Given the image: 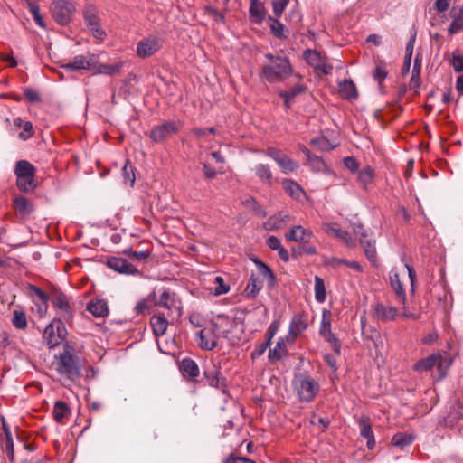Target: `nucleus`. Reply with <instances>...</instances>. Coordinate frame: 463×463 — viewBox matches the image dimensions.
<instances>
[{
	"instance_id": "1",
	"label": "nucleus",
	"mask_w": 463,
	"mask_h": 463,
	"mask_svg": "<svg viewBox=\"0 0 463 463\" xmlns=\"http://www.w3.org/2000/svg\"><path fill=\"white\" fill-rule=\"evenodd\" d=\"M267 62L261 66L260 78L269 83H279L286 80L293 74V67L290 60L285 55H275L271 52L265 53Z\"/></svg>"
},
{
	"instance_id": "2",
	"label": "nucleus",
	"mask_w": 463,
	"mask_h": 463,
	"mask_svg": "<svg viewBox=\"0 0 463 463\" xmlns=\"http://www.w3.org/2000/svg\"><path fill=\"white\" fill-rule=\"evenodd\" d=\"M60 354L54 356V365L57 373L71 381H75L81 376V360L76 355L74 347L68 342L62 346Z\"/></svg>"
},
{
	"instance_id": "3",
	"label": "nucleus",
	"mask_w": 463,
	"mask_h": 463,
	"mask_svg": "<svg viewBox=\"0 0 463 463\" xmlns=\"http://www.w3.org/2000/svg\"><path fill=\"white\" fill-rule=\"evenodd\" d=\"M149 298H151V302L155 306L167 309V317H181L182 301L178 298L177 294L170 288H161L158 294L156 291H153L149 294Z\"/></svg>"
},
{
	"instance_id": "4",
	"label": "nucleus",
	"mask_w": 463,
	"mask_h": 463,
	"mask_svg": "<svg viewBox=\"0 0 463 463\" xmlns=\"http://www.w3.org/2000/svg\"><path fill=\"white\" fill-rule=\"evenodd\" d=\"M35 174L36 168L29 161H17L14 168L17 188L25 193L33 191L37 186Z\"/></svg>"
},
{
	"instance_id": "5",
	"label": "nucleus",
	"mask_w": 463,
	"mask_h": 463,
	"mask_svg": "<svg viewBox=\"0 0 463 463\" xmlns=\"http://www.w3.org/2000/svg\"><path fill=\"white\" fill-rule=\"evenodd\" d=\"M294 391L303 402H311L319 392V384L310 376L306 374H298L293 380Z\"/></svg>"
},
{
	"instance_id": "6",
	"label": "nucleus",
	"mask_w": 463,
	"mask_h": 463,
	"mask_svg": "<svg viewBox=\"0 0 463 463\" xmlns=\"http://www.w3.org/2000/svg\"><path fill=\"white\" fill-rule=\"evenodd\" d=\"M84 24L92 36L103 41L107 33L101 27V18L98 8L94 5H87L82 12Z\"/></svg>"
},
{
	"instance_id": "7",
	"label": "nucleus",
	"mask_w": 463,
	"mask_h": 463,
	"mask_svg": "<svg viewBox=\"0 0 463 463\" xmlns=\"http://www.w3.org/2000/svg\"><path fill=\"white\" fill-rule=\"evenodd\" d=\"M203 379L209 386L220 390L222 393H227V379L222 375L219 363L210 361L204 364Z\"/></svg>"
},
{
	"instance_id": "8",
	"label": "nucleus",
	"mask_w": 463,
	"mask_h": 463,
	"mask_svg": "<svg viewBox=\"0 0 463 463\" xmlns=\"http://www.w3.org/2000/svg\"><path fill=\"white\" fill-rule=\"evenodd\" d=\"M67 330L61 318H54L44 329L43 338L49 348H53L65 339Z\"/></svg>"
},
{
	"instance_id": "9",
	"label": "nucleus",
	"mask_w": 463,
	"mask_h": 463,
	"mask_svg": "<svg viewBox=\"0 0 463 463\" xmlns=\"http://www.w3.org/2000/svg\"><path fill=\"white\" fill-rule=\"evenodd\" d=\"M303 58L316 71L322 72L324 75H328L333 71V65L328 62L327 56L317 50H305Z\"/></svg>"
},
{
	"instance_id": "10",
	"label": "nucleus",
	"mask_w": 463,
	"mask_h": 463,
	"mask_svg": "<svg viewBox=\"0 0 463 463\" xmlns=\"http://www.w3.org/2000/svg\"><path fill=\"white\" fill-rule=\"evenodd\" d=\"M53 307L59 312L60 318L69 321L73 315L72 307L70 298L65 295L61 290L54 288L49 295Z\"/></svg>"
},
{
	"instance_id": "11",
	"label": "nucleus",
	"mask_w": 463,
	"mask_h": 463,
	"mask_svg": "<svg viewBox=\"0 0 463 463\" xmlns=\"http://www.w3.org/2000/svg\"><path fill=\"white\" fill-rule=\"evenodd\" d=\"M220 326L216 322L211 323L196 334L198 345L204 350H213L218 345L220 335L217 334Z\"/></svg>"
},
{
	"instance_id": "12",
	"label": "nucleus",
	"mask_w": 463,
	"mask_h": 463,
	"mask_svg": "<svg viewBox=\"0 0 463 463\" xmlns=\"http://www.w3.org/2000/svg\"><path fill=\"white\" fill-rule=\"evenodd\" d=\"M51 11L54 20L60 24H68L75 12V6L71 2L57 0L52 4Z\"/></svg>"
},
{
	"instance_id": "13",
	"label": "nucleus",
	"mask_w": 463,
	"mask_h": 463,
	"mask_svg": "<svg viewBox=\"0 0 463 463\" xmlns=\"http://www.w3.org/2000/svg\"><path fill=\"white\" fill-rule=\"evenodd\" d=\"M180 121H166L152 128L149 137L155 143H160L177 133L181 127Z\"/></svg>"
},
{
	"instance_id": "14",
	"label": "nucleus",
	"mask_w": 463,
	"mask_h": 463,
	"mask_svg": "<svg viewBox=\"0 0 463 463\" xmlns=\"http://www.w3.org/2000/svg\"><path fill=\"white\" fill-rule=\"evenodd\" d=\"M163 46V40L156 35H149L137 44V55L145 59L157 52Z\"/></svg>"
},
{
	"instance_id": "15",
	"label": "nucleus",
	"mask_w": 463,
	"mask_h": 463,
	"mask_svg": "<svg viewBox=\"0 0 463 463\" xmlns=\"http://www.w3.org/2000/svg\"><path fill=\"white\" fill-rule=\"evenodd\" d=\"M319 335L331 345L334 352L340 355L341 354V343L339 339L335 336V335L331 330V322H330V313L324 311L323 317L321 320V325L319 328Z\"/></svg>"
},
{
	"instance_id": "16",
	"label": "nucleus",
	"mask_w": 463,
	"mask_h": 463,
	"mask_svg": "<svg viewBox=\"0 0 463 463\" xmlns=\"http://www.w3.org/2000/svg\"><path fill=\"white\" fill-rule=\"evenodd\" d=\"M354 233L358 237L360 244L364 249V252L368 260L373 265H376L377 254L375 249V241L368 239V235L362 225H358L354 228Z\"/></svg>"
},
{
	"instance_id": "17",
	"label": "nucleus",
	"mask_w": 463,
	"mask_h": 463,
	"mask_svg": "<svg viewBox=\"0 0 463 463\" xmlns=\"http://www.w3.org/2000/svg\"><path fill=\"white\" fill-rule=\"evenodd\" d=\"M97 57L95 54L76 55L73 59L61 65L67 71H75L79 70H90L96 67Z\"/></svg>"
},
{
	"instance_id": "18",
	"label": "nucleus",
	"mask_w": 463,
	"mask_h": 463,
	"mask_svg": "<svg viewBox=\"0 0 463 463\" xmlns=\"http://www.w3.org/2000/svg\"><path fill=\"white\" fill-rule=\"evenodd\" d=\"M371 308L373 318L381 322L393 321L398 315L396 307L382 303H375L372 305Z\"/></svg>"
},
{
	"instance_id": "19",
	"label": "nucleus",
	"mask_w": 463,
	"mask_h": 463,
	"mask_svg": "<svg viewBox=\"0 0 463 463\" xmlns=\"http://www.w3.org/2000/svg\"><path fill=\"white\" fill-rule=\"evenodd\" d=\"M106 263L109 268L121 274L135 275L138 273L136 266L120 257H109Z\"/></svg>"
},
{
	"instance_id": "20",
	"label": "nucleus",
	"mask_w": 463,
	"mask_h": 463,
	"mask_svg": "<svg viewBox=\"0 0 463 463\" xmlns=\"http://www.w3.org/2000/svg\"><path fill=\"white\" fill-rule=\"evenodd\" d=\"M268 20L267 9L260 0H250L249 20L255 24H261Z\"/></svg>"
},
{
	"instance_id": "21",
	"label": "nucleus",
	"mask_w": 463,
	"mask_h": 463,
	"mask_svg": "<svg viewBox=\"0 0 463 463\" xmlns=\"http://www.w3.org/2000/svg\"><path fill=\"white\" fill-rule=\"evenodd\" d=\"M308 326L307 316L306 314H296L290 322L288 341L293 342L297 335L305 331Z\"/></svg>"
},
{
	"instance_id": "22",
	"label": "nucleus",
	"mask_w": 463,
	"mask_h": 463,
	"mask_svg": "<svg viewBox=\"0 0 463 463\" xmlns=\"http://www.w3.org/2000/svg\"><path fill=\"white\" fill-rule=\"evenodd\" d=\"M443 357L439 354H432L426 358L419 360L413 364L412 369L415 372H427L434 366L440 367L442 365Z\"/></svg>"
},
{
	"instance_id": "23",
	"label": "nucleus",
	"mask_w": 463,
	"mask_h": 463,
	"mask_svg": "<svg viewBox=\"0 0 463 463\" xmlns=\"http://www.w3.org/2000/svg\"><path fill=\"white\" fill-rule=\"evenodd\" d=\"M313 237V232L301 225H295L285 234L288 241L307 242Z\"/></svg>"
},
{
	"instance_id": "24",
	"label": "nucleus",
	"mask_w": 463,
	"mask_h": 463,
	"mask_svg": "<svg viewBox=\"0 0 463 463\" xmlns=\"http://www.w3.org/2000/svg\"><path fill=\"white\" fill-rule=\"evenodd\" d=\"M323 229L328 235L340 239L349 247L354 246L351 234L346 231L341 230L337 223H325Z\"/></svg>"
},
{
	"instance_id": "25",
	"label": "nucleus",
	"mask_w": 463,
	"mask_h": 463,
	"mask_svg": "<svg viewBox=\"0 0 463 463\" xmlns=\"http://www.w3.org/2000/svg\"><path fill=\"white\" fill-rule=\"evenodd\" d=\"M251 260L256 265L259 275L262 277L263 280L267 281L268 287L269 288H275L277 279L271 269L256 257L251 258Z\"/></svg>"
},
{
	"instance_id": "26",
	"label": "nucleus",
	"mask_w": 463,
	"mask_h": 463,
	"mask_svg": "<svg viewBox=\"0 0 463 463\" xmlns=\"http://www.w3.org/2000/svg\"><path fill=\"white\" fill-rule=\"evenodd\" d=\"M390 283L392 290L396 295L398 302L401 303L402 307L405 308V305L407 302L406 293L403 288V285L400 279L399 274L396 271H391Z\"/></svg>"
},
{
	"instance_id": "27",
	"label": "nucleus",
	"mask_w": 463,
	"mask_h": 463,
	"mask_svg": "<svg viewBox=\"0 0 463 463\" xmlns=\"http://www.w3.org/2000/svg\"><path fill=\"white\" fill-rule=\"evenodd\" d=\"M283 189L294 200L302 201L307 197L304 189L295 181L285 179L282 182Z\"/></svg>"
},
{
	"instance_id": "28",
	"label": "nucleus",
	"mask_w": 463,
	"mask_h": 463,
	"mask_svg": "<svg viewBox=\"0 0 463 463\" xmlns=\"http://www.w3.org/2000/svg\"><path fill=\"white\" fill-rule=\"evenodd\" d=\"M180 370L184 377L194 381L200 374L197 364L191 358H184L181 362Z\"/></svg>"
},
{
	"instance_id": "29",
	"label": "nucleus",
	"mask_w": 463,
	"mask_h": 463,
	"mask_svg": "<svg viewBox=\"0 0 463 463\" xmlns=\"http://www.w3.org/2000/svg\"><path fill=\"white\" fill-rule=\"evenodd\" d=\"M263 288V280L260 279L255 273H251L243 294L248 298H255Z\"/></svg>"
},
{
	"instance_id": "30",
	"label": "nucleus",
	"mask_w": 463,
	"mask_h": 463,
	"mask_svg": "<svg viewBox=\"0 0 463 463\" xmlns=\"http://www.w3.org/2000/svg\"><path fill=\"white\" fill-rule=\"evenodd\" d=\"M29 290L33 293L40 300L41 303H35L38 307V313L41 317H44L48 310L49 295L46 294L40 288L30 284Z\"/></svg>"
},
{
	"instance_id": "31",
	"label": "nucleus",
	"mask_w": 463,
	"mask_h": 463,
	"mask_svg": "<svg viewBox=\"0 0 463 463\" xmlns=\"http://www.w3.org/2000/svg\"><path fill=\"white\" fill-rule=\"evenodd\" d=\"M450 14L453 19L448 28V32L450 35H454L463 30V6L458 9L452 8Z\"/></svg>"
},
{
	"instance_id": "32",
	"label": "nucleus",
	"mask_w": 463,
	"mask_h": 463,
	"mask_svg": "<svg viewBox=\"0 0 463 463\" xmlns=\"http://www.w3.org/2000/svg\"><path fill=\"white\" fill-rule=\"evenodd\" d=\"M87 310L95 317H104L109 314L107 301L99 298L90 301L87 305Z\"/></svg>"
},
{
	"instance_id": "33",
	"label": "nucleus",
	"mask_w": 463,
	"mask_h": 463,
	"mask_svg": "<svg viewBox=\"0 0 463 463\" xmlns=\"http://www.w3.org/2000/svg\"><path fill=\"white\" fill-rule=\"evenodd\" d=\"M338 91L340 96L347 100L355 99L358 97L356 86L352 80H345L340 82Z\"/></svg>"
},
{
	"instance_id": "34",
	"label": "nucleus",
	"mask_w": 463,
	"mask_h": 463,
	"mask_svg": "<svg viewBox=\"0 0 463 463\" xmlns=\"http://www.w3.org/2000/svg\"><path fill=\"white\" fill-rule=\"evenodd\" d=\"M150 325L154 334L156 336H162L165 334L169 323L165 314H158L151 317Z\"/></svg>"
},
{
	"instance_id": "35",
	"label": "nucleus",
	"mask_w": 463,
	"mask_h": 463,
	"mask_svg": "<svg viewBox=\"0 0 463 463\" xmlns=\"http://www.w3.org/2000/svg\"><path fill=\"white\" fill-rule=\"evenodd\" d=\"M70 415L71 409L67 402L63 401H57L54 403L52 416L56 422L63 424L64 420L69 419Z\"/></svg>"
},
{
	"instance_id": "36",
	"label": "nucleus",
	"mask_w": 463,
	"mask_h": 463,
	"mask_svg": "<svg viewBox=\"0 0 463 463\" xmlns=\"http://www.w3.org/2000/svg\"><path fill=\"white\" fill-rule=\"evenodd\" d=\"M306 91V87L302 84H297L288 91L282 90L279 92V96L283 99L284 106L287 109H290L294 99Z\"/></svg>"
},
{
	"instance_id": "37",
	"label": "nucleus",
	"mask_w": 463,
	"mask_h": 463,
	"mask_svg": "<svg viewBox=\"0 0 463 463\" xmlns=\"http://www.w3.org/2000/svg\"><path fill=\"white\" fill-rule=\"evenodd\" d=\"M462 411H461V406L459 403L456 402L451 405L450 411L447 414V416L444 419L446 426L449 427H455L459 425V422L462 419Z\"/></svg>"
},
{
	"instance_id": "38",
	"label": "nucleus",
	"mask_w": 463,
	"mask_h": 463,
	"mask_svg": "<svg viewBox=\"0 0 463 463\" xmlns=\"http://www.w3.org/2000/svg\"><path fill=\"white\" fill-rule=\"evenodd\" d=\"M268 23L270 28V33L274 37L279 40H285L288 38L285 25L279 21V19L273 18L271 15H269Z\"/></svg>"
},
{
	"instance_id": "39",
	"label": "nucleus",
	"mask_w": 463,
	"mask_h": 463,
	"mask_svg": "<svg viewBox=\"0 0 463 463\" xmlns=\"http://www.w3.org/2000/svg\"><path fill=\"white\" fill-rule=\"evenodd\" d=\"M14 209L22 215H28L33 213V203L24 196L19 195L13 200Z\"/></svg>"
},
{
	"instance_id": "40",
	"label": "nucleus",
	"mask_w": 463,
	"mask_h": 463,
	"mask_svg": "<svg viewBox=\"0 0 463 463\" xmlns=\"http://www.w3.org/2000/svg\"><path fill=\"white\" fill-rule=\"evenodd\" d=\"M301 150L306 155L307 163L312 170L321 172L326 169V164L320 156L312 154L306 146H303Z\"/></svg>"
},
{
	"instance_id": "41",
	"label": "nucleus",
	"mask_w": 463,
	"mask_h": 463,
	"mask_svg": "<svg viewBox=\"0 0 463 463\" xmlns=\"http://www.w3.org/2000/svg\"><path fill=\"white\" fill-rule=\"evenodd\" d=\"M254 172L262 184L267 185L272 184L273 175L269 165L258 164L254 168Z\"/></svg>"
},
{
	"instance_id": "42",
	"label": "nucleus",
	"mask_w": 463,
	"mask_h": 463,
	"mask_svg": "<svg viewBox=\"0 0 463 463\" xmlns=\"http://www.w3.org/2000/svg\"><path fill=\"white\" fill-rule=\"evenodd\" d=\"M421 56L417 53L414 58L412 72L410 81L411 89H417L420 85Z\"/></svg>"
},
{
	"instance_id": "43",
	"label": "nucleus",
	"mask_w": 463,
	"mask_h": 463,
	"mask_svg": "<svg viewBox=\"0 0 463 463\" xmlns=\"http://www.w3.org/2000/svg\"><path fill=\"white\" fill-rule=\"evenodd\" d=\"M287 354V345L283 338H279L273 349L269 350V358L271 362H278Z\"/></svg>"
},
{
	"instance_id": "44",
	"label": "nucleus",
	"mask_w": 463,
	"mask_h": 463,
	"mask_svg": "<svg viewBox=\"0 0 463 463\" xmlns=\"http://www.w3.org/2000/svg\"><path fill=\"white\" fill-rule=\"evenodd\" d=\"M277 164L284 174L294 172L298 168V164L286 154L280 157Z\"/></svg>"
},
{
	"instance_id": "45",
	"label": "nucleus",
	"mask_w": 463,
	"mask_h": 463,
	"mask_svg": "<svg viewBox=\"0 0 463 463\" xmlns=\"http://www.w3.org/2000/svg\"><path fill=\"white\" fill-rule=\"evenodd\" d=\"M12 324L16 329L24 330L28 326L25 312L22 309L14 310Z\"/></svg>"
},
{
	"instance_id": "46",
	"label": "nucleus",
	"mask_w": 463,
	"mask_h": 463,
	"mask_svg": "<svg viewBox=\"0 0 463 463\" xmlns=\"http://www.w3.org/2000/svg\"><path fill=\"white\" fill-rule=\"evenodd\" d=\"M124 254L128 256L130 259L137 260L139 262H147L151 259V250H133L131 249H128L124 250Z\"/></svg>"
},
{
	"instance_id": "47",
	"label": "nucleus",
	"mask_w": 463,
	"mask_h": 463,
	"mask_svg": "<svg viewBox=\"0 0 463 463\" xmlns=\"http://www.w3.org/2000/svg\"><path fill=\"white\" fill-rule=\"evenodd\" d=\"M373 177L374 170L371 166H365L358 172V181L364 189L373 182Z\"/></svg>"
},
{
	"instance_id": "48",
	"label": "nucleus",
	"mask_w": 463,
	"mask_h": 463,
	"mask_svg": "<svg viewBox=\"0 0 463 463\" xmlns=\"http://www.w3.org/2000/svg\"><path fill=\"white\" fill-rule=\"evenodd\" d=\"M123 182L126 184H129L130 186H133L136 181L134 167L130 164L129 160H127L122 171H121Z\"/></svg>"
},
{
	"instance_id": "49",
	"label": "nucleus",
	"mask_w": 463,
	"mask_h": 463,
	"mask_svg": "<svg viewBox=\"0 0 463 463\" xmlns=\"http://www.w3.org/2000/svg\"><path fill=\"white\" fill-rule=\"evenodd\" d=\"M309 423L317 427L321 431H325L329 427L331 420L327 417H321L316 412H312L309 418Z\"/></svg>"
},
{
	"instance_id": "50",
	"label": "nucleus",
	"mask_w": 463,
	"mask_h": 463,
	"mask_svg": "<svg viewBox=\"0 0 463 463\" xmlns=\"http://www.w3.org/2000/svg\"><path fill=\"white\" fill-rule=\"evenodd\" d=\"M358 425L360 427V435L363 438H370L373 436V431L370 422V418L367 416H362L358 419Z\"/></svg>"
},
{
	"instance_id": "51",
	"label": "nucleus",
	"mask_w": 463,
	"mask_h": 463,
	"mask_svg": "<svg viewBox=\"0 0 463 463\" xmlns=\"http://www.w3.org/2000/svg\"><path fill=\"white\" fill-rule=\"evenodd\" d=\"M315 298L318 303H323L326 300L325 282L318 276L315 277Z\"/></svg>"
},
{
	"instance_id": "52",
	"label": "nucleus",
	"mask_w": 463,
	"mask_h": 463,
	"mask_svg": "<svg viewBox=\"0 0 463 463\" xmlns=\"http://www.w3.org/2000/svg\"><path fill=\"white\" fill-rule=\"evenodd\" d=\"M413 441V439L411 435H407L404 433H397L393 435L392 439V444L395 447H399L401 449H403L404 447L411 444Z\"/></svg>"
},
{
	"instance_id": "53",
	"label": "nucleus",
	"mask_w": 463,
	"mask_h": 463,
	"mask_svg": "<svg viewBox=\"0 0 463 463\" xmlns=\"http://www.w3.org/2000/svg\"><path fill=\"white\" fill-rule=\"evenodd\" d=\"M123 67V62H118L116 64H99L98 69L99 73L112 75L118 73Z\"/></svg>"
},
{
	"instance_id": "54",
	"label": "nucleus",
	"mask_w": 463,
	"mask_h": 463,
	"mask_svg": "<svg viewBox=\"0 0 463 463\" xmlns=\"http://www.w3.org/2000/svg\"><path fill=\"white\" fill-rule=\"evenodd\" d=\"M288 4H289V0H274V1H272L271 5H272V10H273V14H274V16H272V17L279 19Z\"/></svg>"
},
{
	"instance_id": "55",
	"label": "nucleus",
	"mask_w": 463,
	"mask_h": 463,
	"mask_svg": "<svg viewBox=\"0 0 463 463\" xmlns=\"http://www.w3.org/2000/svg\"><path fill=\"white\" fill-rule=\"evenodd\" d=\"M214 283L217 284V287L214 288V294L216 296L226 294L230 290V286L224 282L223 278L221 276L214 278Z\"/></svg>"
},
{
	"instance_id": "56",
	"label": "nucleus",
	"mask_w": 463,
	"mask_h": 463,
	"mask_svg": "<svg viewBox=\"0 0 463 463\" xmlns=\"http://www.w3.org/2000/svg\"><path fill=\"white\" fill-rule=\"evenodd\" d=\"M298 255H316L317 253L315 245L310 244L309 241L302 242L301 245L298 246Z\"/></svg>"
},
{
	"instance_id": "57",
	"label": "nucleus",
	"mask_w": 463,
	"mask_h": 463,
	"mask_svg": "<svg viewBox=\"0 0 463 463\" xmlns=\"http://www.w3.org/2000/svg\"><path fill=\"white\" fill-rule=\"evenodd\" d=\"M23 131L19 133V137L23 140H27L34 135V130L32 122L25 121L23 124Z\"/></svg>"
},
{
	"instance_id": "58",
	"label": "nucleus",
	"mask_w": 463,
	"mask_h": 463,
	"mask_svg": "<svg viewBox=\"0 0 463 463\" xmlns=\"http://www.w3.org/2000/svg\"><path fill=\"white\" fill-rule=\"evenodd\" d=\"M388 71L386 68L383 65H378L373 70V79L379 83L382 84V82L387 78Z\"/></svg>"
},
{
	"instance_id": "59",
	"label": "nucleus",
	"mask_w": 463,
	"mask_h": 463,
	"mask_svg": "<svg viewBox=\"0 0 463 463\" xmlns=\"http://www.w3.org/2000/svg\"><path fill=\"white\" fill-rule=\"evenodd\" d=\"M25 99L30 103H36L41 100L38 91L32 88H26L24 90Z\"/></svg>"
},
{
	"instance_id": "60",
	"label": "nucleus",
	"mask_w": 463,
	"mask_h": 463,
	"mask_svg": "<svg viewBox=\"0 0 463 463\" xmlns=\"http://www.w3.org/2000/svg\"><path fill=\"white\" fill-rule=\"evenodd\" d=\"M29 10L33 14L34 22L42 28H45V24L43 22V17L40 14V8L38 5H32L29 6Z\"/></svg>"
},
{
	"instance_id": "61",
	"label": "nucleus",
	"mask_w": 463,
	"mask_h": 463,
	"mask_svg": "<svg viewBox=\"0 0 463 463\" xmlns=\"http://www.w3.org/2000/svg\"><path fill=\"white\" fill-rule=\"evenodd\" d=\"M223 463H256L254 460L246 458L239 457L233 453H231L223 461Z\"/></svg>"
},
{
	"instance_id": "62",
	"label": "nucleus",
	"mask_w": 463,
	"mask_h": 463,
	"mask_svg": "<svg viewBox=\"0 0 463 463\" xmlns=\"http://www.w3.org/2000/svg\"><path fill=\"white\" fill-rule=\"evenodd\" d=\"M151 298H149V296L146 298H144L137 303L135 307V310L137 314L143 315L146 312H147L150 308Z\"/></svg>"
},
{
	"instance_id": "63",
	"label": "nucleus",
	"mask_w": 463,
	"mask_h": 463,
	"mask_svg": "<svg viewBox=\"0 0 463 463\" xmlns=\"http://www.w3.org/2000/svg\"><path fill=\"white\" fill-rule=\"evenodd\" d=\"M264 155L267 156L272 158L276 163L280 159V157L284 155V153L273 146L268 147L266 150L263 151Z\"/></svg>"
},
{
	"instance_id": "64",
	"label": "nucleus",
	"mask_w": 463,
	"mask_h": 463,
	"mask_svg": "<svg viewBox=\"0 0 463 463\" xmlns=\"http://www.w3.org/2000/svg\"><path fill=\"white\" fill-rule=\"evenodd\" d=\"M344 165L346 168H348L352 173H356L359 169L358 161L353 156H347L344 158Z\"/></svg>"
}]
</instances>
